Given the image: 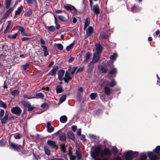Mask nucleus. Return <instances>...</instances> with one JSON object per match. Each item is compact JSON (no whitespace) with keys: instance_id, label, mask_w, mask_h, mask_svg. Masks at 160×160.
<instances>
[{"instance_id":"obj_1","label":"nucleus","mask_w":160,"mask_h":160,"mask_svg":"<svg viewBox=\"0 0 160 160\" xmlns=\"http://www.w3.org/2000/svg\"><path fill=\"white\" fill-rule=\"evenodd\" d=\"M156 154L152 152H148L150 160H158L160 158V146H157L154 149Z\"/></svg>"},{"instance_id":"obj_2","label":"nucleus","mask_w":160,"mask_h":160,"mask_svg":"<svg viewBox=\"0 0 160 160\" xmlns=\"http://www.w3.org/2000/svg\"><path fill=\"white\" fill-rule=\"evenodd\" d=\"M124 154L126 160H131L133 158L136 157L138 155V153L137 152H133L132 151H130L124 153Z\"/></svg>"},{"instance_id":"obj_3","label":"nucleus","mask_w":160,"mask_h":160,"mask_svg":"<svg viewBox=\"0 0 160 160\" xmlns=\"http://www.w3.org/2000/svg\"><path fill=\"white\" fill-rule=\"evenodd\" d=\"M11 112L12 113L19 116L22 112V110L18 107L16 106L11 108Z\"/></svg>"},{"instance_id":"obj_4","label":"nucleus","mask_w":160,"mask_h":160,"mask_svg":"<svg viewBox=\"0 0 160 160\" xmlns=\"http://www.w3.org/2000/svg\"><path fill=\"white\" fill-rule=\"evenodd\" d=\"M47 143L48 145L50 147L51 149L55 148L56 149H58L57 146L56 145V142L54 141L51 140H48L47 141Z\"/></svg>"},{"instance_id":"obj_5","label":"nucleus","mask_w":160,"mask_h":160,"mask_svg":"<svg viewBox=\"0 0 160 160\" xmlns=\"http://www.w3.org/2000/svg\"><path fill=\"white\" fill-rule=\"evenodd\" d=\"M8 116L9 112L8 110H6L5 112L4 116L1 119V122L2 124H5L7 121L9 120Z\"/></svg>"},{"instance_id":"obj_6","label":"nucleus","mask_w":160,"mask_h":160,"mask_svg":"<svg viewBox=\"0 0 160 160\" xmlns=\"http://www.w3.org/2000/svg\"><path fill=\"white\" fill-rule=\"evenodd\" d=\"M58 69V66H54L53 68L49 72L48 75H51L52 76H55Z\"/></svg>"},{"instance_id":"obj_7","label":"nucleus","mask_w":160,"mask_h":160,"mask_svg":"<svg viewBox=\"0 0 160 160\" xmlns=\"http://www.w3.org/2000/svg\"><path fill=\"white\" fill-rule=\"evenodd\" d=\"M71 78H72L70 76L69 72L68 71H66L63 80L65 82L68 83V81L71 79Z\"/></svg>"},{"instance_id":"obj_8","label":"nucleus","mask_w":160,"mask_h":160,"mask_svg":"<svg viewBox=\"0 0 160 160\" xmlns=\"http://www.w3.org/2000/svg\"><path fill=\"white\" fill-rule=\"evenodd\" d=\"M93 31L92 28L91 26L89 27L86 30L85 38H86L90 36L92 33Z\"/></svg>"},{"instance_id":"obj_9","label":"nucleus","mask_w":160,"mask_h":160,"mask_svg":"<svg viewBox=\"0 0 160 160\" xmlns=\"http://www.w3.org/2000/svg\"><path fill=\"white\" fill-rule=\"evenodd\" d=\"M64 73L65 71L62 70H60L58 71V78L59 81H62L63 80Z\"/></svg>"},{"instance_id":"obj_10","label":"nucleus","mask_w":160,"mask_h":160,"mask_svg":"<svg viewBox=\"0 0 160 160\" xmlns=\"http://www.w3.org/2000/svg\"><path fill=\"white\" fill-rule=\"evenodd\" d=\"M96 52L95 53L99 54L102 49V47L100 43H97L95 45Z\"/></svg>"},{"instance_id":"obj_11","label":"nucleus","mask_w":160,"mask_h":160,"mask_svg":"<svg viewBox=\"0 0 160 160\" xmlns=\"http://www.w3.org/2000/svg\"><path fill=\"white\" fill-rule=\"evenodd\" d=\"M99 54L94 53L93 54V57L91 62L95 63L98 62L99 59Z\"/></svg>"},{"instance_id":"obj_12","label":"nucleus","mask_w":160,"mask_h":160,"mask_svg":"<svg viewBox=\"0 0 160 160\" xmlns=\"http://www.w3.org/2000/svg\"><path fill=\"white\" fill-rule=\"evenodd\" d=\"M47 131L49 133L52 132L54 130V128L51 126V124L50 122H47Z\"/></svg>"},{"instance_id":"obj_13","label":"nucleus","mask_w":160,"mask_h":160,"mask_svg":"<svg viewBox=\"0 0 160 160\" xmlns=\"http://www.w3.org/2000/svg\"><path fill=\"white\" fill-rule=\"evenodd\" d=\"M75 154L78 160H80L82 156L81 154V152L79 148H78L76 150Z\"/></svg>"},{"instance_id":"obj_14","label":"nucleus","mask_w":160,"mask_h":160,"mask_svg":"<svg viewBox=\"0 0 160 160\" xmlns=\"http://www.w3.org/2000/svg\"><path fill=\"white\" fill-rule=\"evenodd\" d=\"M64 8L67 10L72 11L75 10L76 9L74 6L70 5H67L64 6Z\"/></svg>"},{"instance_id":"obj_15","label":"nucleus","mask_w":160,"mask_h":160,"mask_svg":"<svg viewBox=\"0 0 160 160\" xmlns=\"http://www.w3.org/2000/svg\"><path fill=\"white\" fill-rule=\"evenodd\" d=\"M18 30L20 31L22 35L23 36H24L26 34V32L24 28L22 27L18 26L17 27Z\"/></svg>"},{"instance_id":"obj_16","label":"nucleus","mask_w":160,"mask_h":160,"mask_svg":"<svg viewBox=\"0 0 160 160\" xmlns=\"http://www.w3.org/2000/svg\"><path fill=\"white\" fill-rule=\"evenodd\" d=\"M93 10L95 13L98 14L99 12V7L98 4L93 6Z\"/></svg>"},{"instance_id":"obj_17","label":"nucleus","mask_w":160,"mask_h":160,"mask_svg":"<svg viewBox=\"0 0 160 160\" xmlns=\"http://www.w3.org/2000/svg\"><path fill=\"white\" fill-rule=\"evenodd\" d=\"M11 146L15 150L19 151V148L18 145L13 143H11Z\"/></svg>"},{"instance_id":"obj_18","label":"nucleus","mask_w":160,"mask_h":160,"mask_svg":"<svg viewBox=\"0 0 160 160\" xmlns=\"http://www.w3.org/2000/svg\"><path fill=\"white\" fill-rule=\"evenodd\" d=\"M67 120V118L65 115H63L60 118V121L62 123H65Z\"/></svg>"},{"instance_id":"obj_19","label":"nucleus","mask_w":160,"mask_h":160,"mask_svg":"<svg viewBox=\"0 0 160 160\" xmlns=\"http://www.w3.org/2000/svg\"><path fill=\"white\" fill-rule=\"evenodd\" d=\"M109 35L108 32L105 33L104 32H102L100 33V36L102 39H106L107 38Z\"/></svg>"},{"instance_id":"obj_20","label":"nucleus","mask_w":160,"mask_h":160,"mask_svg":"<svg viewBox=\"0 0 160 160\" xmlns=\"http://www.w3.org/2000/svg\"><path fill=\"white\" fill-rule=\"evenodd\" d=\"M66 136L64 133H62L59 135V139L61 141H63L66 139Z\"/></svg>"},{"instance_id":"obj_21","label":"nucleus","mask_w":160,"mask_h":160,"mask_svg":"<svg viewBox=\"0 0 160 160\" xmlns=\"http://www.w3.org/2000/svg\"><path fill=\"white\" fill-rule=\"evenodd\" d=\"M90 22V20L88 18H86V19L83 28L84 30L86 29V28L89 25Z\"/></svg>"},{"instance_id":"obj_22","label":"nucleus","mask_w":160,"mask_h":160,"mask_svg":"<svg viewBox=\"0 0 160 160\" xmlns=\"http://www.w3.org/2000/svg\"><path fill=\"white\" fill-rule=\"evenodd\" d=\"M11 24L12 23L11 21H9L8 22L7 25L6 26V29L4 31V33L7 32V31H8V30L9 29L11 26Z\"/></svg>"},{"instance_id":"obj_23","label":"nucleus","mask_w":160,"mask_h":160,"mask_svg":"<svg viewBox=\"0 0 160 160\" xmlns=\"http://www.w3.org/2000/svg\"><path fill=\"white\" fill-rule=\"evenodd\" d=\"M23 9V7L22 6H21L20 7L18 8L17 10L15 12V15H17L20 14Z\"/></svg>"},{"instance_id":"obj_24","label":"nucleus","mask_w":160,"mask_h":160,"mask_svg":"<svg viewBox=\"0 0 160 160\" xmlns=\"http://www.w3.org/2000/svg\"><path fill=\"white\" fill-rule=\"evenodd\" d=\"M67 134L68 137L69 138L72 140H73L74 139V134L71 131L68 132Z\"/></svg>"},{"instance_id":"obj_25","label":"nucleus","mask_w":160,"mask_h":160,"mask_svg":"<svg viewBox=\"0 0 160 160\" xmlns=\"http://www.w3.org/2000/svg\"><path fill=\"white\" fill-rule=\"evenodd\" d=\"M56 92L57 93H60L62 92L63 90L62 87L60 85H58L56 88Z\"/></svg>"},{"instance_id":"obj_26","label":"nucleus","mask_w":160,"mask_h":160,"mask_svg":"<svg viewBox=\"0 0 160 160\" xmlns=\"http://www.w3.org/2000/svg\"><path fill=\"white\" fill-rule=\"evenodd\" d=\"M36 97L35 98L43 99L44 97V95L42 93H37L36 94Z\"/></svg>"},{"instance_id":"obj_27","label":"nucleus","mask_w":160,"mask_h":160,"mask_svg":"<svg viewBox=\"0 0 160 160\" xmlns=\"http://www.w3.org/2000/svg\"><path fill=\"white\" fill-rule=\"evenodd\" d=\"M104 92L107 95H109L110 93V90L108 86H106L104 87Z\"/></svg>"},{"instance_id":"obj_28","label":"nucleus","mask_w":160,"mask_h":160,"mask_svg":"<svg viewBox=\"0 0 160 160\" xmlns=\"http://www.w3.org/2000/svg\"><path fill=\"white\" fill-rule=\"evenodd\" d=\"M91 56V54L89 53H86L85 56L84 58V62H88V60L89 59L90 56Z\"/></svg>"},{"instance_id":"obj_29","label":"nucleus","mask_w":160,"mask_h":160,"mask_svg":"<svg viewBox=\"0 0 160 160\" xmlns=\"http://www.w3.org/2000/svg\"><path fill=\"white\" fill-rule=\"evenodd\" d=\"M93 65L92 64V62H90L88 64V72H90L92 70Z\"/></svg>"},{"instance_id":"obj_30","label":"nucleus","mask_w":160,"mask_h":160,"mask_svg":"<svg viewBox=\"0 0 160 160\" xmlns=\"http://www.w3.org/2000/svg\"><path fill=\"white\" fill-rule=\"evenodd\" d=\"M140 156V160H146L147 158V156L145 153H142L141 154Z\"/></svg>"},{"instance_id":"obj_31","label":"nucleus","mask_w":160,"mask_h":160,"mask_svg":"<svg viewBox=\"0 0 160 160\" xmlns=\"http://www.w3.org/2000/svg\"><path fill=\"white\" fill-rule=\"evenodd\" d=\"M44 150L45 153L48 156H49L50 154V151L48 147L47 146H44Z\"/></svg>"},{"instance_id":"obj_32","label":"nucleus","mask_w":160,"mask_h":160,"mask_svg":"<svg viewBox=\"0 0 160 160\" xmlns=\"http://www.w3.org/2000/svg\"><path fill=\"white\" fill-rule=\"evenodd\" d=\"M139 10L138 7H137L135 6H134L131 8V10L132 12H134L138 11Z\"/></svg>"},{"instance_id":"obj_33","label":"nucleus","mask_w":160,"mask_h":160,"mask_svg":"<svg viewBox=\"0 0 160 160\" xmlns=\"http://www.w3.org/2000/svg\"><path fill=\"white\" fill-rule=\"evenodd\" d=\"M97 94L96 92H93L90 94V97L91 99L92 100L95 99L96 97L97 96Z\"/></svg>"},{"instance_id":"obj_34","label":"nucleus","mask_w":160,"mask_h":160,"mask_svg":"<svg viewBox=\"0 0 160 160\" xmlns=\"http://www.w3.org/2000/svg\"><path fill=\"white\" fill-rule=\"evenodd\" d=\"M7 104L0 100V107L3 108L4 109L6 108Z\"/></svg>"},{"instance_id":"obj_35","label":"nucleus","mask_w":160,"mask_h":160,"mask_svg":"<svg viewBox=\"0 0 160 160\" xmlns=\"http://www.w3.org/2000/svg\"><path fill=\"white\" fill-rule=\"evenodd\" d=\"M19 93V92L18 90H14L11 92V94L13 96L18 95Z\"/></svg>"},{"instance_id":"obj_36","label":"nucleus","mask_w":160,"mask_h":160,"mask_svg":"<svg viewBox=\"0 0 160 160\" xmlns=\"http://www.w3.org/2000/svg\"><path fill=\"white\" fill-rule=\"evenodd\" d=\"M118 55L116 53H114L113 54L111 55L110 57V58L112 60H115L117 57Z\"/></svg>"},{"instance_id":"obj_37","label":"nucleus","mask_w":160,"mask_h":160,"mask_svg":"<svg viewBox=\"0 0 160 160\" xmlns=\"http://www.w3.org/2000/svg\"><path fill=\"white\" fill-rule=\"evenodd\" d=\"M13 9L12 8H10L5 13L4 17H7L9 15L10 13L12 11Z\"/></svg>"},{"instance_id":"obj_38","label":"nucleus","mask_w":160,"mask_h":160,"mask_svg":"<svg viewBox=\"0 0 160 160\" xmlns=\"http://www.w3.org/2000/svg\"><path fill=\"white\" fill-rule=\"evenodd\" d=\"M30 63V62H28L26 63L25 64L22 65V70H25L27 69L28 67L29 66Z\"/></svg>"},{"instance_id":"obj_39","label":"nucleus","mask_w":160,"mask_h":160,"mask_svg":"<svg viewBox=\"0 0 160 160\" xmlns=\"http://www.w3.org/2000/svg\"><path fill=\"white\" fill-rule=\"evenodd\" d=\"M74 45L73 43H71L68 46H67L66 48V49L67 51H69L71 49Z\"/></svg>"},{"instance_id":"obj_40","label":"nucleus","mask_w":160,"mask_h":160,"mask_svg":"<svg viewBox=\"0 0 160 160\" xmlns=\"http://www.w3.org/2000/svg\"><path fill=\"white\" fill-rule=\"evenodd\" d=\"M66 95H63L60 98L59 101L60 103H62L65 101L66 99Z\"/></svg>"},{"instance_id":"obj_41","label":"nucleus","mask_w":160,"mask_h":160,"mask_svg":"<svg viewBox=\"0 0 160 160\" xmlns=\"http://www.w3.org/2000/svg\"><path fill=\"white\" fill-rule=\"evenodd\" d=\"M32 12V11L31 10H29L25 13L24 15L26 17H29L31 15Z\"/></svg>"},{"instance_id":"obj_42","label":"nucleus","mask_w":160,"mask_h":160,"mask_svg":"<svg viewBox=\"0 0 160 160\" xmlns=\"http://www.w3.org/2000/svg\"><path fill=\"white\" fill-rule=\"evenodd\" d=\"M11 0H6L5 2V5L6 6V8H8L10 6V4L11 2Z\"/></svg>"},{"instance_id":"obj_43","label":"nucleus","mask_w":160,"mask_h":160,"mask_svg":"<svg viewBox=\"0 0 160 160\" xmlns=\"http://www.w3.org/2000/svg\"><path fill=\"white\" fill-rule=\"evenodd\" d=\"M116 84V82L114 79H112L110 83V86L113 87Z\"/></svg>"},{"instance_id":"obj_44","label":"nucleus","mask_w":160,"mask_h":160,"mask_svg":"<svg viewBox=\"0 0 160 160\" xmlns=\"http://www.w3.org/2000/svg\"><path fill=\"white\" fill-rule=\"evenodd\" d=\"M17 34V33H15L13 35H9L8 36V37L10 38L15 39L16 38Z\"/></svg>"},{"instance_id":"obj_45","label":"nucleus","mask_w":160,"mask_h":160,"mask_svg":"<svg viewBox=\"0 0 160 160\" xmlns=\"http://www.w3.org/2000/svg\"><path fill=\"white\" fill-rule=\"evenodd\" d=\"M117 72V70L116 68H114L110 71L109 74H116Z\"/></svg>"},{"instance_id":"obj_46","label":"nucleus","mask_w":160,"mask_h":160,"mask_svg":"<svg viewBox=\"0 0 160 160\" xmlns=\"http://www.w3.org/2000/svg\"><path fill=\"white\" fill-rule=\"evenodd\" d=\"M57 47L59 50H62L63 49V46L61 44L58 43L57 44Z\"/></svg>"},{"instance_id":"obj_47","label":"nucleus","mask_w":160,"mask_h":160,"mask_svg":"<svg viewBox=\"0 0 160 160\" xmlns=\"http://www.w3.org/2000/svg\"><path fill=\"white\" fill-rule=\"evenodd\" d=\"M58 18L61 21H64V22H66V19L64 17V16H62V15H60L58 16Z\"/></svg>"},{"instance_id":"obj_48","label":"nucleus","mask_w":160,"mask_h":160,"mask_svg":"<svg viewBox=\"0 0 160 160\" xmlns=\"http://www.w3.org/2000/svg\"><path fill=\"white\" fill-rule=\"evenodd\" d=\"M5 112L3 109H1L0 111V119L1 120L2 117L4 115Z\"/></svg>"},{"instance_id":"obj_49","label":"nucleus","mask_w":160,"mask_h":160,"mask_svg":"<svg viewBox=\"0 0 160 160\" xmlns=\"http://www.w3.org/2000/svg\"><path fill=\"white\" fill-rule=\"evenodd\" d=\"M48 29L51 32H54L55 30V28L53 26L48 27Z\"/></svg>"},{"instance_id":"obj_50","label":"nucleus","mask_w":160,"mask_h":160,"mask_svg":"<svg viewBox=\"0 0 160 160\" xmlns=\"http://www.w3.org/2000/svg\"><path fill=\"white\" fill-rule=\"evenodd\" d=\"M24 97L25 98H27L28 99H30L32 98H35V97H31L30 96H28V95L27 94L24 95Z\"/></svg>"},{"instance_id":"obj_51","label":"nucleus","mask_w":160,"mask_h":160,"mask_svg":"<svg viewBox=\"0 0 160 160\" xmlns=\"http://www.w3.org/2000/svg\"><path fill=\"white\" fill-rule=\"evenodd\" d=\"M22 103L25 107H28L30 106V104H29V103H28L27 102H22Z\"/></svg>"},{"instance_id":"obj_52","label":"nucleus","mask_w":160,"mask_h":160,"mask_svg":"<svg viewBox=\"0 0 160 160\" xmlns=\"http://www.w3.org/2000/svg\"><path fill=\"white\" fill-rule=\"evenodd\" d=\"M105 97L106 95L104 94H102L100 96L101 99L103 101H105Z\"/></svg>"},{"instance_id":"obj_53","label":"nucleus","mask_w":160,"mask_h":160,"mask_svg":"<svg viewBox=\"0 0 160 160\" xmlns=\"http://www.w3.org/2000/svg\"><path fill=\"white\" fill-rule=\"evenodd\" d=\"M101 69L103 72H106L107 71V69L106 68L102 66L101 67Z\"/></svg>"},{"instance_id":"obj_54","label":"nucleus","mask_w":160,"mask_h":160,"mask_svg":"<svg viewBox=\"0 0 160 160\" xmlns=\"http://www.w3.org/2000/svg\"><path fill=\"white\" fill-rule=\"evenodd\" d=\"M61 150L63 152H65V145L64 144L62 145L61 147Z\"/></svg>"},{"instance_id":"obj_55","label":"nucleus","mask_w":160,"mask_h":160,"mask_svg":"<svg viewBox=\"0 0 160 160\" xmlns=\"http://www.w3.org/2000/svg\"><path fill=\"white\" fill-rule=\"evenodd\" d=\"M27 2L30 4H32L34 3H36V2L35 0H26Z\"/></svg>"},{"instance_id":"obj_56","label":"nucleus","mask_w":160,"mask_h":160,"mask_svg":"<svg viewBox=\"0 0 160 160\" xmlns=\"http://www.w3.org/2000/svg\"><path fill=\"white\" fill-rule=\"evenodd\" d=\"M31 39V38L29 37H23L21 38V39L22 41H25L28 40H30Z\"/></svg>"},{"instance_id":"obj_57","label":"nucleus","mask_w":160,"mask_h":160,"mask_svg":"<svg viewBox=\"0 0 160 160\" xmlns=\"http://www.w3.org/2000/svg\"><path fill=\"white\" fill-rule=\"evenodd\" d=\"M70 159L71 160H75L76 159V157L74 155H70Z\"/></svg>"},{"instance_id":"obj_58","label":"nucleus","mask_w":160,"mask_h":160,"mask_svg":"<svg viewBox=\"0 0 160 160\" xmlns=\"http://www.w3.org/2000/svg\"><path fill=\"white\" fill-rule=\"evenodd\" d=\"M74 60V58L73 57H71L68 60V62L69 63H71Z\"/></svg>"},{"instance_id":"obj_59","label":"nucleus","mask_w":160,"mask_h":160,"mask_svg":"<svg viewBox=\"0 0 160 160\" xmlns=\"http://www.w3.org/2000/svg\"><path fill=\"white\" fill-rule=\"evenodd\" d=\"M77 68V67H74L73 68V70L71 71V72H70V73L72 75H73L75 73V71H76V70Z\"/></svg>"},{"instance_id":"obj_60","label":"nucleus","mask_w":160,"mask_h":160,"mask_svg":"<svg viewBox=\"0 0 160 160\" xmlns=\"http://www.w3.org/2000/svg\"><path fill=\"white\" fill-rule=\"evenodd\" d=\"M89 137L91 139H95L96 138V137L93 135H90Z\"/></svg>"},{"instance_id":"obj_61","label":"nucleus","mask_w":160,"mask_h":160,"mask_svg":"<svg viewBox=\"0 0 160 160\" xmlns=\"http://www.w3.org/2000/svg\"><path fill=\"white\" fill-rule=\"evenodd\" d=\"M72 129L73 132H75L77 129V127L76 126H72Z\"/></svg>"},{"instance_id":"obj_62","label":"nucleus","mask_w":160,"mask_h":160,"mask_svg":"<svg viewBox=\"0 0 160 160\" xmlns=\"http://www.w3.org/2000/svg\"><path fill=\"white\" fill-rule=\"evenodd\" d=\"M14 137L16 139H19L20 138L19 135L17 134H15L14 135Z\"/></svg>"},{"instance_id":"obj_63","label":"nucleus","mask_w":160,"mask_h":160,"mask_svg":"<svg viewBox=\"0 0 160 160\" xmlns=\"http://www.w3.org/2000/svg\"><path fill=\"white\" fill-rule=\"evenodd\" d=\"M47 106V104L46 103H43L41 105V107L43 108H45Z\"/></svg>"},{"instance_id":"obj_64","label":"nucleus","mask_w":160,"mask_h":160,"mask_svg":"<svg viewBox=\"0 0 160 160\" xmlns=\"http://www.w3.org/2000/svg\"><path fill=\"white\" fill-rule=\"evenodd\" d=\"M40 43L41 44H42L43 45L45 44V42L44 40L42 39V38H41L40 39Z\"/></svg>"}]
</instances>
